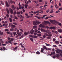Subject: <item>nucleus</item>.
Instances as JSON below:
<instances>
[{
  "mask_svg": "<svg viewBox=\"0 0 62 62\" xmlns=\"http://www.w3.org/2000/svg\"><path fill=\"white\" fill-rule=\"evenodd\" d=\"M37 27L36 26H33V29H35V30H36L35 31L33 30V29H32L31 30V31H30V32L31 34H33L35 32H38V30H37V29H36Z\"/></svg>",
  "mask_w": 62,
  "mask_h": 62,
  "instance_id": "f257e3e1",
  "label": "nucleus"
},
{
  "mask_svg": "<svg viewBox=\"0 0 62 62\" xmlns=\"http://www.w3.org/2000/svg\"><path fill=\"white\" fill-rule=\"evenodd\" d=\"M46 32H47V33H48V34L49 35H48V34H46V36H50V37L52 36V34L51 33V32H50L49 31H46Z\"/></svg>",
  "mask_w": 62,
  "mask_h": 62,
  "instance_id": "f03ea898",
  "label": "nucleus"
},
{
  "mask_svg": "<svg viewBox=\"0 0 62 62\" xmlns=\"http://www.w3.org/2000/svg\"><path fill=\"white\" fill-rule=\"evenodd\" d=\"M40 22L39 21H36L35 22V21H34L33 22V24L34 25H35V26H36V25H37V24H39V23H40Z\"/></svg>",
  "mask_w": 62,
  "mask_h": 62,
  "instance_id": "7ed1b4c3",
  "label": "nucleus"
},
{
  "mask_svg": "<svg viewBox=\"0 0 62 62\" xmlns=\"http://www.w3.org/2000/svg\"><path fill=\"white\" fill-rule=\"evenodd\" d=\"M39 27H41V28H48V26H45L44 25H42L41 24L39 25Z\"/></svg>",
  "mask_w": 62,
  "mask_h": 62,
  "instance_id": "20e7f679",
  "label": "nucleus"
},
{
  "mask_svg": "<svg viewBox=\"0 0 62 62\" xmlns=\"http://www.w3.org/2000/svg\"><path fill=\"white\" fill-rule=\"evenodd\" d=\"M51 54H49V55H52L53 54L54 56L53 57L54 58H55V52H51Z\"/></svg>",
  "mask_w": 62,
  "mask_h": 62,
  "instance_id": "39448f33",
  "label": "nucleus"
},
{
  "mask_svg": "<svg viewBox=\"0 0 62 62\" xmlns=\"http://www.w3.org/2000/svg\"><path fill=\"white\" fill-rule=\"evenodd\" d=\"M17 33L19 37H20V36H21V34L19 32V30H17Z\"/></svg>",
  "mask_w": 62,
  "mask_h": 62,
  "instance_id": "423d86ee",
  "label": "nucleus"
},
{
  "mask_svg": "<svg viewBox=\"0 0 62 62\" xmlns=\"http://www.w3.org/2000/svg\"><path fill=\"white\" fill-rule=\"evenodd\" d=\"M48 28H49V29H56V27H48Z\"/></svg>",
  "mask_w": 62,
  "mask_h": 62,
  "instance_id": "0eeeda50",
  "label": "nucleus"
},
{
  "mask_svg": "<svg viewBox=\"0 0 62 62\" xmlns=\"http://www.w3.org/2000/svg\"><path fill=\"white\" fill-rule=\"evenodd\" d=\"M9 10L11 14L12 15V14H13V10H12V9L11 8H10Z\"/></svg>",
  "mask_w": 62,
  "mask_h": 62,
  "instance_id": "6e6552de",
  "label": "nucleus"
},
{
  "mask_svg": "<svg viewBox=\"0 0 62 62\" xmlns=\"http://www.w3.org/2000/svg\"><path fill=\"white\" fill-rule=\"evenodd\" d=\"M10 39H11L10 38H8V40L9 41H8V42L9 43H10L11 44H12L11 43V42L10 41Z\"/></svg>",
  "mask_w": 62,
  "mask_h": 62,
  "instance_id": "1a4fd4ad",
  "label": "nucleus"
},
{
  "mask_svg": "<svg viewBox=\"0 0 62 62\" xmlns=\"http://www.w3.org/2000/svg\"><path fill=\"white\" fill-rule=\"evenodd\" d=\"M60 42L59 41H55V43H56V44H57L58 45V44H59V43Z\"/></svg>",
  "mask_w": 62,
  "mask_h": 62,
  "instance_id": "9d476101",
  "label": "nucleus"
},
{
  "mask_svg": "<svg viewBox=\"0 0 62 62\" xmlns=\"http://www.w3.org/2000/svg\"><path fill=\"white\" fill-rule=\"evenodd\" d=\"M11 7L13 9V10H15L16 9V7H14V6L13 5Z\"/></svg>",
  "mask_w": 62,
  "mask_h": 62,
  "instance_id": "9b49d317",
  "label": "nucleus"
},
{
  "mask_svg": "<svg viewBox=\"0 0 62 62\" xmlns=\"http://www.w3.org/2000/svg\"><path fill=\"white\" fill-rule=\"evenodd\" d=\"M43 48L44 49V50L46 49V50H48V49L47 48V47H46V46H43Z\"/></svg>",
  "mask_w": 62,
  "mask_h": 62,
  "instance_id": "f8f14e48",
  "label": "nucleus"
},
{
  "mask_svg": "<svg viewBox=\"0 0 62 62\" xmlns=\"http://www.w3.org/2000/svg\"><path fill=\"white\" fill-rule=\"evenodd\" d=\"M44 22H45L44 24H45L46 23H48L49 24H50L51 23L49 21H45Z\"/></svg>",
  "mask_w": 62,
  "mask_h": 62,
  "instance_id": "ddd939ff",
  "label": "nucleus"
},
{
  "mask_svg": "<svg viewBox=\"0 0 62 62\" xmlns=\"http://www.w3.org/2000/svg\"><path fill=\"white\" fill-rule=\"evenodd\" d=\"M12 26V29H13V28H14L15 27H16V26L12 24L11 25Z\"/></svg>",
  "mask_w": 62,
  "mask_h": 62,
  "instance_id": "4468645a",
  "label": "nucleus"
},
{
  "mask_svg": "<svg viewBox=\"0 0 62 62\" xmlns=\"http://www.w3.org/2000/svg\"><path fill=\"white\" fill-rule=\"evenodd\" d=\"M58 32H59V33H62V30L61 29H58Z\"/></svg>",
  "mask_w": 62,
  "mask_h": 62,
  "instance_id": "2eb2a0df",
  "label": "nucleus"
},
{
  "mask_svg": "<svg viewBox=\"0 0 62 62\" xmlns=\"http://www.w3.org/2000/svg\"><path fill=\"white\" fill-rule=\"evenodd\" d=\"M40 30L42 31V32H46V31L44 29L41 28L40 29Z\"/></svg>",
  "mask_w": 62,
  "mask_h": 62,
  "instance_id": "dca6fc26",
  "label": "nucleus"
},
{
  "mask_svg": "<svg viewBox=\"0 0 62 62\" xmlns=\"http://www.w3.org/2000/svg\"><path fill=\"white\" fill-rule=\"evenodd\" d=\"M6 11L8 14H9V10L8 9V8H7L6 9Z\"/></svg>",
  "mask_w": 62,
  "mask_h": 62,
  "instance_id": "f3484780",
  "label": "nucleus"
},
{
  "mask_svg": "<svg viewBox=\"0 0 62 62\" xmlns=\"http://www.w3.org/2000/svg\"><path fill=\"white\" fill-rule=\"evenodd\" d=\"M6 7H9V5H8V3L7 1L6 2Z\"/></svg>",
  "mask_w": 62,
  "mask_h": 62,
  "instance_id": "a211bd4d",
  "label": "nucleus"
},
{
  "mask_svg": "<svg viewBox=\"0 0 62 62\" xmlns=\"http://www.w3.org/2000/svg\"><path fill=\"white\" fill-rule=\"evenodd\" d=\"M25 15L26 16H27L26 18H29V17H30V16H28V15L27 14H25Z\"/></svg>",
  "mask_w": 62,
  "mask_h": 62,
  "instance_id": "6ab92c4d",
  "label": "nucleus"
},
{
  "mask_svg": "<svg viewBox=\"0 0 62 62\" xmlns=\"http://www.w3.org/2000/svg\"><path fill=\"white\" fill-rule=\"evenodd\" d=\"M55 21H53L52 20H50V22H51V23H53L54 22H55Z\"/></svg>",
  "mask_w": 62,
  "mask_h": 62,
  "instance_id": "aec40b11",
  "label": "nucleus"
},
{
  "mask_svg": "<svg viewBox=\"0 0 62 62\" xmlns=\"http://www.w3.org/2000/svg\"><path fill=\"white\" fill-rule=\"evenodd\" d=\"M0 35H3V31H0Z\"/></svg>",
  "mask_w": 62,
  "mask_h": 62,
  "instance_id": "412c9836",
  "label": "nucleus"
},
{
  "mask_svg": "<svg viewBox=\"0 0 62 62\" xmlns=\"http://www.w3.org/2000/svg\"><path fill=\"white\" fill-rule=\"evenodd\" d=\"M13 14L14 15H15L16 14V10H15V12H14Z\"/></svg>",
  "mask_w": 62,
  "mask_h": 62,
  "instance_id": "4be33fe9",
  "label": "nucleus"
},
{
  "mask_svg": "<svg viewBox=\"0 0 62 62\" xmlns=\"http://www.w3.org/2000/svg\"><path fill=\"white\" fill-rule=\"evenodd\" d=\"M56 52L58 54H60V52H59V51H58V50H55Z\"/></svg>",
  "mask_w": 62,
  "mask_h": 62,
  "instance_id": "5701e85b",
  "label": "nucleus"
},
{
  "mask_svg": "<svg viewBox=\"0 0 62 62\" xmlns=\"http://www.w3.org/2000/svg\"><path fill=\"white\" fill-rule=\"evenodd\" d=\"M14 19H16V20H18V18H17V17L16 16H14Z\"/></svg>",
  "mask_w": 62,
  "mask_h": 62,
  "instance_id": "b1692460",
  "label": "nucleus"
},
{
  "mask_svg": "<svg viewBox=\"0 0 62 62\" xmlns=\"http://www.w3.org/2000/svg\"><path fill=\"white\" fill-rule=\"evenodd\" d=\"M21 13V12H19L18 11H17L16 12V14L18 15L19 14H20Z\"/></svg>",
  "mask_w": 62,
  "mask_h": 62,
  "instance_id": "393cba45",
  "label": "nucleus"
},
{
  "mask_svg": "<svg viewBox=\"0 0 62 62\" xmlns=\"http://www.w3.org/2000/svg\"><path fill=\"white\" fill-rule=\"evenodd\" d=\"M27 7H28V5H25V8H27Z\"/></svg>",
  "mask_w": 62,
  "mask_h": 62,
  "instance_id": "a878e982",
  "label": "nucleus"
},
{
  "mask_svg": "<svg viewBox=\"0 0 62 62\" xmlns=\"http://www.w3.org/2000/svg\"><path fill=\"white\" fill-rule=\"evenodd\" d=\"M36 54H40V52L39 51H37L36 53Z\"/></svg>",
  "mask_w": 62,
  "mask_h": 62,
  "instance_id": "bb28decb",
  "label": "nucleus"
},
{
  "mask_svg": "<svg viewBox=\"0 0 62 62\" xmlns=\"http://www.w3.org/2000/svg\"><path fill=\"white\" fill-rule=\"evenodd\" d=\"M24 35H28V33L25 32L24 33Z\"/></svg>",
  "mask_w": 62,
  "mask_h": 62,
  "instance_id": "cd10ccee",
  "label": "nucleus"
},
{
  "mask_svg": "<svg viewBox=\"0 0 62 62\" xmlns=\"http://www.w3.org/2000/svg\"><path fill=\"white\" fill-rule=\"evenodd\" d=\"M6 33H7L9 35H10L11 33L10 32H9L8 31H7L6 32Z\"/></svg>",
  "mask_w": 62,
  "mask_h": 62,
  "instance_id": "c85d7f7f",
  "label": "nucleus"
},
{
  "mask_svg": "<svg viewBox=\"0 0 62 62\" xmlns=\"http://www.w3.org/2000/svg\"><path fill=\"white\" fill-rule=\"evenodd\" d=\"M10 37H13V36H12L13 35V33H11L10 34Z\"/></svg>",
  "mask_w": 62,
  "mask_h": 62,
  "instance_id": "c756f323",
  "label": "nucleus"
},
{
  "mask_svg": "<svg viewBox=\"0 0 62 62\" xmlns=\"http://www.w3.org/2000/svg\"><path fill=\"white\" fill-rule=\"evenodd\" d=\"M23 35H22L20 37L19 39H22V38H23Z\"/></svg>",
  "mask_w": 62,
  "mask_h": 62,
  "instance_id": "7c9ffc66",
  "label": "nucleus"
},
{
  "mask_svg": "<svg viewBox=\"0 0 62 62\" xmlns=\"http://www.w3.org/2000/svg\"><path fill=\"white\" fill-rule=\"evenodd\" d=\"M33 38H38V36H36L34 35Z\"/></svg>",
  "mask_w": 62,
  "mask_h": 62,
  "instance_id": "2f4dec72",
  "label": "nucleus"
},
{
  "mask_svg": "<svg viewBox=\"0 0 62 62\" xmlns=\"http://www.w3.org/2000/svg\"><path fill=\"white\" fill-rule=\"evenodd\" d=\"M1 4L3 5H5V3H4L2 2L1 1Z\"/></svg>",
  "mask_w": 62,
  "mask_h": 62,
  "instance_id": "473e14b6",
  "label": "nucleus"
},
{
  "mask_svg": "<svg viewBox=\"0 0 62 62\" xmlns=\"http://www.w3.org/2000/svg\"><path fill=\"white\" fill-rule=\"evenodd\" d=\"M6 16L7 17V18H8V17H9V15L8 14H7Z\"/></svg>",
  "mask_w": 62,
  "mask_h": 62,
  "instance_id": "72a5a7b5",
  "label": "nucleus"
},
{
  "mask_svg": "<svg viewBox=\"0 0 62 62\" xmlns=\"http://www.w3.org/2000/svg\"><path fill=\"white\" fill-rule=\"evenodd\" d=\"M17 30V28H16L14 29H13V31H16Z\"/></svg>",
  "mask_w": 62,
  "mask_h": 62,
  "instance_id": "f704fd0d",
  "label": "nucleus"
},
{
  "mask_svg": "<svg viewBox=\"0 0 62 62\" xmlns=\"http://www.w3.org/2000/svg\"><path fill=\"white\" fill-rule=\"evenodd\" d=\"M45 8H41L40 10H44V9H45Z\"/></svg>",
  "mask_w": 62,
  "mask_h": 62,
  "instance_id": "c9c22d12",
  "label": "nucleus"
},
{
  "mask_svg": "<svg viewBox=\"0 0 62 62\" xmlns=\"http://www.w3.org/2000/svg\"><path fill=\"white\" fill-rule=\"evenodd\" d=\"M9 20H10V22H12V19L11 18H9Z\"/></svg>",
  "mask_w": 62,
  "mask_h": 62,
  "instance_id": "e433bc0d",
  "label": "nucleus"
},
{
  "mask_svg": "<svg viewBox=\"0 0 62 62\" xmlns=\"http://www.w3.org/2000/svg\"><path fill=\"white\" fill-rule=\"evenodd\" d=\"M19 8L20 9H21V5H19Z\"/></svg>",
  "mask_w": 62,
  "mask_h": 62,
  "instance_id": "4c0bfd02",
  "label": "nucleus"
},
{
  "mask_svg": "<svg viewBox=\"0 0 62 62\" xmlns=\"http://www.w3.org/2000/svg\"><path fill=\"white\" fill-rule=\"evenodd\" d=\"M57 31H55L54 32V33L55 34H57Z\"/></svg>",
  "mask_w": 62,
  "mask_h": 62,
  "instance_id": "58836bf2",
  "label": "nucleus"
},
{
  "mask_svg": "<svg viewBox=\"0 0 62 62\" xmlns=\"http://www.w3.org/2000/svg\"><path fill=\"white\" fill-rule=\"evenodd\" d=\"M56 56L57 57H59V54H56Z\"/></svg>",
  "mask_w": 62,
  "mask_h": 62,
  "instance_id": "ea45409f",
  "label": "nucleus"
},
{
  "mask_svg": "<svg viewBox=\"0 0 62 62\" xmlns=\"http://www.w3.org/2000/svg\"><path fill=\"white\" fill-rule=\"evenodd\" d=\"M13 23L14 24H15V25H17V23Z\"/></svg>",
  "mask_w": 62,
  "mask_h": 62,
  "instance_id": "a19ab883",
  "label": "nucleus"
},
{
  "mask_svg": "<svg viewBox=\"0 0 62 62\" xmlns=\"http://www.w3.org/2000/svg\"><path fill=\"white\" fill-rule=\"evenodd\" d=\"M16 32H13V34L14 36H15V35H16Z\"/></svg>",
  "mask_w": 62,
  "mask_h": 62,
  "instance_id": "79ce46f5",
  "label": "nucleus"
},
{
  "mask_svg": "<svg viewBox=\"0 0 62 62\" xmlns=\"http://www.w3.org/2000/svg\"><path fill=\"white\" fill-rule=\"evenodd\" d=\"M53 10H51V12H50V13H53L54 12V11H53Z\"/></svg>",
  "mask_w": 62,
  "mask_h": 62,
  "instance_id": "37998d69",
  "label": "nucleus"
},
{
  "mask_svg": "<svg viewBox=\"0 0 62 62\" xmlns=\"http://www.w3.org/2000/svg\"><path fill=\"white\" fill-rule=\"evenodd\" d=\"M45 16H47V15H44L43 16V18H45Z\"/></svg>",
  "mask_w": 62,
  "mask_h": 62,
  "instance_id": "c03bdc74",
  "label": "nucleus"
},
{
  "mask_svg": "<svg viewBox=\"0 0 62 62\" xmlns=\"http://www.w3.org/2000/svg\"><path fill=\"white\" fill-rule=\"evenodd\" d=\"M60 11L59 10H58L56 12V13H58L59 12H60Z\"/></svg>",
  "mask_w": 62,
  "mask_h": 62,
  "instance_id": "a18cd8bd",
  "label": "nucleus"
},
{
  "mask_svg": "<svg viewBox=\"0 0 62 62\" xmlns=\"http://www.w3.org/2000/svg\"><path fill=\"white\" fill-rule=\"evenodd\" d=\"M10 2L12 4V3H13L14 1H12V0H11L10 1Z\"/></svg>",
  "mask_w": 62,
  "mask_h": 62,
  "instance_id": "49530a36",
  "label": "nucleus"
},
{
  "mask_svg": "<svg viewBox=\"0 0 62 62\" xmlns=\"http://www.w3.org/2000/svg\"><path fill=\"white\" fill-rule=\"evenodd\" d=\"M30 37H31V38H33L34 37L32 35H30L29 36Z\"/></svg>",
  "mask_w": 62,
  "mask_h": 62,
  "instance_id": "de8ad7c7",
  "label": "nucleus"
},
{
  "mask_svg": "<svg viewBox=\"0 0 62 62\" xmlns=\"http://www.w3.org/2000/svg\"><path fill=\"white\" fill-rule=\"evenodd\" d=\"M53 46L54 47H55V48L57 47V46L55 45H53Z\"/></svg>",
  "mask_w": 62,
  "mask_h": 62,
  "instance_id": "09e8293b",
  "label": "nucleus"
},
{
  "mask_svg": "<svg viewBox=\"0 0 62 62\" xmlns=\"http://www.w3.org/2000/svg\"><path fill=\"white\" fill-rule=\"evenodd\" d=\"M13 40H14V39H10V41H12Z\"/></svg>",
  "mask_w": 62,
  "mask_h": 62,
  "instance_id": "8fccbe9b",
  "label": "nucleus"
},
{
  "mask_svg": "<svg viewBox=\"0 0 62 62\" xmlns=\"http://www.w3.org/2000/svg\"><path fill=\"white\" fill-rule=\"evenodd\" d=\"M29 39H30V40H31V41H33V39L31 38H29Z\"/></svg>",
  "mask_w": 62,
  "mask_h": 62,
  "instance_id": "3c124183",
  "label": "nucleus"
},
{
  "mask_svg": "<svg viewBox=\"0 0 62 62\" xmlns=\"http://www.w3.org/2000/svg\"><path fill=\"white\" fill-rule=\"evenodd\" d=\"M2 48L3 50H6V48L5 47H3Z\"/></svg>",
  "mask_w": 62,
  "mask_h": 62,
  "instance_id": "603ef678",
  "label": "nucleus"
},
{
  "mask_svg": "<svg viewBox=\"0 0 62 62\" xmlns=\"http://www.w3.org/2000/svg\"><path fill=\"white\" fill-rule=\"evenodd\" d=\"M58 25H60V26H61V23H58Z\"/></svg>",
  "mask_w": 62,
  "mask_h": 62,
  "instance_id": "864d4df0",
  "label": "nucleus"
},
{
  "mask_svg": "<svg viewBox=\"0 0 62 62\" xmlns=\"http://www.w3.org/2000/svg\"><path fill=\"white\" fill-rule=\"evenodd\" d=\"M5 31H8V29H6L5 30Z\"/></svg>",
  "mask_w": 62,
  "mask_h": 62,
  "instance_id": "5fc2aeb1",
  "label": "nucleus"
},
{
  "mask_svg": "<svg viewBox=\"0 0 62 62\" xmlns=\"http://www.w3.org/2000/svg\"><path fill=\"white\" fill-rule=\"evenodd\" d=\"M48 18H49V17H48L47 16L46 17L45 19V20H47V19H48Z\"/></svg>",
  "mask_w": 62,
  "mask_h": 62,
  "instance_id": "6e6d98bb",
  "label": "nucleus"
},
{
  "mask_svg": "<svg viewBox=\"0 0 62 62\" xmlns=\"http://www.w3.org/2000/svg\"><path fill=\"white\" fill-rule=\"evenodd\" d=\"M47 39H51V37H47Z\"/></svg>",
  "mask_w": 62,
  "mask_h": 62,
  "instance_id": "4d7b16f0",
  "label": "nucleus"
},
{
  "mask_svg": "<svg viewBox=\"0 0 62 62\" xmlns=\"http://www.w3.org/2000/svg\"><path fill=\"white\" fill-rule=\"evenodd\" d=\"M18 48V47L17 46H16L15 47V48H14V50H15L16 49H17Z\"/></svg>",
  "mask_w": 62,
  "mask_h": 62,
  "instance_id": "13d9d810",
  "label": "nucleus"
},
{
  "mask_svg": "<svg viewBox=\"0 0 62 62\" xmlns=\"http://www.w3.org/2000/svg\"><path fill=\"white\" fill-rule=\"evenodd\" d=\"M37 36H41V34H37Z\"/></svg>",
  "mask_w": 62,
  "mask_h": 62,
  "instance_id": "bf43d9fd",
  "label": "nucleus"
},
{
  "mask_svg": "<svg viewBox=\"0 0 62 62\" xmlns=\"http://www.w3.org/2000/svg\"><path fill=\"white\" fill-rule=\"evenodd\" d=\"M57 4H56L54 5L55 8H56V6H57Z\"/></svg>",
  "mask_w": 62,
  "mask_h": 62,
  "instance_id": "052dcab7",
  "label": "nucleus"
},
{
  "mask_svg": "<svg viewBox=\"0 0 62 62\" xmlns=\"http://www.w3.org/2000/svg\"><path fill=\"white\" fill-rule=\"evenodd\" d=\"M49 12V9L47 10L46 11V12L47 13H48Z\"/></svg>",
  "mask_w": 62,
  "mask_h": 62,
  "instance_id": "680f3d73",
  "label": "nucleus"
},
{
  "mask_svg": "<svg viewBox=\"0 0 62 62\" xmlns=\"http://www.w3.org/2000/svg\"><path fill=\"white\" fill-rule=\"evenodd\" d=\"M19 30L21 31V32H23V30H22V29H19Z\"/></svg>",
  "mask_w": 62,
  "mask_h": 62,
  "instance_id": "e2e57ef3",
  "label": "nucleus"
},
{
  "mask_svg": "<svg viewBox=\"0 0 62 62\" xmlns=\"http://www.w3.org/2000/svg\"><path fill=\"white\" fill-rule=\"evenodd\" d=\"M21 8L22 9H23L24 8V7H23V6H22L21 7Z\"/></svg>",
  "mask_w": 62,
  "mask_h": 62,
  "instance_id": "0e129e2a",
  "label": "nucleus"
},
{
  "mask_svg": "<svg viewBox=\"0 0 62 62\" xmlns=\"http://www.w3.org/2000/svg\"><path fill=\"white\" fill-rule=\"evenodd\" d=\"M59 6L60 7V6H61V3H60V2H59Z\"/></svg>",
  "mask_w": 62,
  "mask_h": 62,
  "instance_id": "69168bd1",
  "label": "nucleus"
},
{
  "mask_svg": "<svg viewBox=\"0 0 62 62\" xmlns=\"http://www.w3.org/2000/svg\"><path fill=\"white\" fill-rule=\"evenodd\" d=\"M46 46H50V45H49V44H46Z\"/></svg>",
  "mask_w": 62,
  "mask_h": 62,
  "instance_id": "338daca9",
  "label": "nucleus"
},
{
  "mask_svg": "<svg viewBox=\"0 0 62 62\" xmlns=\"http://www.w3.org/2000/svg\"><path fill=\"white\" fill-rule=\"evenodd\" d=\"M6 44H2V45H3V46H6Z\"/></svg>",
  "mask_w": 62,
  "mask_h": 62,
  "instance_id": "774afa93",
  "label": "nucleus"
}]
</instances>
